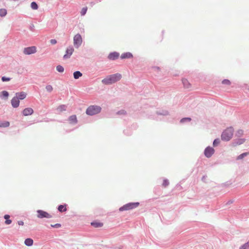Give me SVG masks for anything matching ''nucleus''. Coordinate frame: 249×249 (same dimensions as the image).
Listing matches in <instances>:
<instances>
[{
  "label": "nucleus",
  "instance_id": "13",
  "mask_svg": "<svg viewBox=\"0 0 249 249\" xmlns=\"http://www.w3.org/2000/svg\"><path fill=\"white\" fill-rule=\"evenodd\" d=\"M119 56V54L118 53L114 52L112 53H110L108 57L110 60H115L117 59Z\"/></svg>",
  "mask_w": 249,
  "mask_h": 249
},
{
  "label": "nucleus",
  "instance_id": "17",
  "mask_svg": "<svg viewBox=\"0 0 249 249\" xmlns=\"http://www.w3.org/2000/svg\"><path fill=\"white\" fill-rule=\"evenodd\" d=\"M69 121L71 124H75L77 123V118L76 115L71 116L69 118Z\"/></svg>",
  "mask_w": 249,
  "mask_h": 249
},
{
  "label": "nucleus",
  "instance_id": "34",
  "mask_svg": "<svg viewBox=\"0 0 249 249\" xmlns=\"http://www.w3.org/2000/svg\"><path fill=\"white\" fill-rule=\"evenodd\" d=\"M11 80V78H8V77H6L5 76H3L2 78H1V80L3 81V82H7V81H9Z\"/></svg>",
  "mask_w": 249,
  "mask_h": 249
},
{
  "label": "nucleus",
  "instance_id": "1",
  "mask_svg": "<svg viewBox=\"0 0 249 249\" xmlns=\"http://www.w3.org/2000/svg\"><path fill=\"white\" fill-rule=\"evenodd\" d=\"M121 78L122 75L117 73L107 76L102 82L104 84L110 85L119 81Z\"/></svg>",
  "mask_w": 249,
  "mask_h": 249
},
{
  "label": "nucleus",
  "instance_id": "9",
  "mask_svg": "<svg viewBox=\"0 0 249 249\" xmlns=\"http://www.w3.org/2000/svg\"><path fill=\"white\" fill-rule=\"evenodd\" d=\"M214 152V150L213 148L207 147L204 151V154L206 157L210 158L213 154Z\"/></svg>",
  "mask_w": 249,
  "mask_h": 249
},
{
  "label": "nucleus",
  "instance_id": "19",
  "mask_svg": "<svg viewBox=\"0 0 249 249\" xmlns=\"http://www.w3.org/2000/svg\"><path fill=\"white\" fill-rule=\"evenodd\" d=\"M58 210L60 212H65L67 210L66 205H60L58 206Z\"/></svg>",
  "mask_w": 249,
  "mask_h": 249
},
{
  "label": "nucleus",
  "instance_id": "16",
  "mask_svg": "<svg viewBox=\"0 0 249 249\" xmlns=\"http://www.w3.org/2000/svg\"><path fill=\"white\" fill-rule=\"evenodd\" d=\"M67 107L65 105H62L59 106H58L57 108V111L59 112H62L63 111L66 110Z\"/></svg>",
  "mask_w": 249,
  "mask_h": 249
},
{
  "label": "nucleus",
  "instance_id": "15",
  "mask_svg": "<svg viewBox=\"0 0 249 249\" xmlns=\"http://www.w3.org/2000/svg\"><path fill=\"white\" fill-rule=\"evenodd\" d=\"M182 83L183 84L184 87L186 89H190L191 88V85L189 82L188 80L186 79H182Z\"/></svg>",
  "mask_w": 249,
  "mask_h": 249
},
{
  "label": "nucleus",
  "instance_id": "11",
  "mask_svg": "<svg viewBox=\"0 0 249 249\" xmlns=\"http://www.w3.org/2000/svg\"><path fill=\"white\" fill-rule=\"evenodd\" d=\"M33 112H34L33 109L30 107H28V108H25L23 110V112H22L24 116H28V115H31L33 113Z\"/></svg>",
  "mask_w": 249,
  "mask_h": 249
},
{
  "label": "nucleus",
  "instance_id": "8",
  "mask_svg": "<svg viewBox=\"0 0 249 249\" xmlns=\"http://www.w3.org/2000/svg\"><path fill=\"white\" fill-rule=\"evenodd\" d=\"M74 52V49L72 46H69L66 51V53L63 56L65 59L69 58Z\"/></svg>",
  "mask_w": 249,
  "mask_h": 249
},
{
  "label": "nucleus",
  "instance_id": "21",
  "mask_svg": "<svg viewBox=\"0 0 249 249\" xmlns=\"http://www.w3.org/2000/svg\"><path fill=\"white\" fill-rule=\"evenodd\" d=\"M249 154V153H248V152H246V153H242V154H240L239 156H238L237 157L236 160H239L243 159L244 157H245L246 156H247Z\"/></svg>",
  "mask_w": 249,
  "mask_h": 249
},
{
  "label": "nucleus",
  "instance_id": "35",
  "mask_svg": "<svg viewBox=\"0 0 249 249\" xmlns=\"http://www.w3.org/2000/svg\"><path fill=\"white\" fill-rule=\"evenodd\" d=\"M191 119L190 118H184L180 120V122L181 123H183L185 121H188L190 122V121H191Z\"/></svg>",
  "mask_w": 249,
  "mask_h": 249
},
{
  "label": "nucleus",
  "instance_id": "25",
  "mask_svg": "<svg viewBox=\"0 0 249 249\" xmlns=\"http://www.w3.org/2000/svg\"><path fill=\"white\" fill-rule=\"evenodd\" d=\"M56 70L60 72H63L64 71V68L60 65H58L56 67Z\"/></svg>",
  "mask_w": 249,
  "mask_h": 249
},
{
  "label": "nucleus",
  "instance_id": "31",
  "mask_svg": "<svg viewBox=\"0 0 249 249\" xmlns=\"http://www.w3.org/2000/svg\"><path fill=\"white\" fill-rule=\"evenodd\" d=\"M223 84L226 85H230L231 84V82L228 79H225L222 81V82Z\"/></svg>",
  "mask_w": 249,
  "mask_h": 249
},
{
  "label": "nucleus",
  "instance_id": "5",
  "mask_svg": "<svg viewBox=\"0 0 249 249\" xmlns=\"http://www.w3.org/2000/svg\"><path fill=\"white\" fill-rule=\"evenodd\" d=\"M82 38L81 36L77 34L74 36L73 37V44L76 48H79V47L82 44Z\"/></svg>",
  "mask_w": 249,
  "mask_h": 249
},
{
  "label": "nucleus",
  "instance_id": "22",
  "mask_svg": "<svg viewBox=\"0 0 249 249\" xmlns=\"http://www.w3.org/2000/svg\"><path fill=\"white\" fill-rule=\"evenodd\" d=\"M10 123L8 121H5L4 122L0 123V127H6L9 126Z\"/></svg>",
  "mask_w": 249,
  "mask_h": 249
},
{
  "label": "nucleus",
  "instance_id": "26",
  "mask_svg": "<svg viewBox=\"0 0 249 249\" xmlns=\"http://www.w3.org/2000/svg\"><path fill=\"white\" fill-rule=\"evenodd\" d=\"M31 6L34 10H36L38 8V6L35 2H32L31 3Z\"/></svg>",
  "mask_w": 249,
  "mask_h": 249
},
{
  "label": "nucleus",
  "instance_id": "7",
  "mask_svg": "<svg viewBox=\"0 0 249 249\" xmlns=\"http://www.w3.org/2000/svg\"><path fill=\"white\" fill-rule=\"evenodd\" d=\"M36 52V48L35 46H32L25 48L23 50V53L25 54H31Z\"/></svg>",
  "mask_w": 249,
  "mask_h": 249
},
{
  "label": "nucleus",
  "instance_id": "4",
  "mask_svg": "<svg viewBox=\"0 0 249 249\" xmlns=\"http://www.w3.org/2000/svg\"><path fill=\"white\" fill-rule=\"evenodd\" d=\"M139 205V202H133L127 203L119 208L121 212L128 211L137 207Z\"/></svg>",
  "mask_w": 249,
  "mask_h": 249
},
{
  "label": "nucleus",
  "instance_id": "39",
  "mask_svg": "<svg viewBox=\"0 0 249 249\" xmlns=\"http://www.w3.org/2000/svg\"><path fill=\"white\" fill-rule=\"evenodd\" d=\"M52 226L53 227H56V228H58V227H60L61 226V225L60 224H56L54 225H52Z\"/></svg>",
  "mask_w": 249,
  "mask_h": 249
},
{
  "label": "nucleus",
  "instance_id": "36",
  "mask_svg": "<svg viewBox=\"0 0 249 249\" xmlns=\"http://www.w3.org/2000/svg\"><path fill=\"white\" fill-rule=\"evenodd\" d=\"M169 184V182L167 180H164L163 181L162 185L164 187L167 186Z\"/></svg>",
  "mask_w": 249,
  "mask_h": 249
},
{
  "label": "nucleus",
  "instance_id": "18",
  "mask_svg": "<svg viewBox=\"0 0 249 249\" xmlns=\"http://www.w3.org/2000/svg\"><path fill=\"white\" fill-rule=\"evenodd\" d=\"M24 243L26 246H31L33 244V240L31 238H27L25 239Z\"/></svg>",
  "mask_w": 249,
  "mask_h": 249
},
{
  "label": "nucleus",
  "instance_id": "14",
  "mask_svg": "<svg viewBox=\"0 0 249 249\" xmlns=\"http://www.w3.org/2000/svg\"><path fill=\"white\" fill-rule=\"evenodd\" d=\"M132 57H133V55L131 53H130L129 52L124 53L122 54V55H121V58L122 59L130 58H132Z\"/></svg>",
  "mask_w": 249,
  "mask_h": 249
},
{
  "label": "nucleus",
  "instance_id": "2",
  "mask_svg": "<svg viewBox=\"0 0 249 249\" xmlns=\"http://www.w3.org/2000/svg\"><path fill=\"white\" fill-rule=\"evenodd\" d=\"M233 133V129L231 127L228 128L224 130L222 135L221 139L223 141H228L232 137Z\"/></svg>",
  "mask_w": 249,
  "mask_h": 249
},
{
  "label": "nucleus",
  "instance_id": "29",
  "mask_svg": "<svg viewBox=\"0 0 249 249\" xmlns=\"http://www.w3.org/2000/svg\"><path fill=\"white\" fill-rule=\"evenodd\" d=\"M239 249H249V241L240 247Z\"/></svg>",
  "mask_w": 249,
  "mask_h": 249
},
{
  "label": "nucleus",
  "instance_id": "37",
  "mask_svg": "<svg viewBox=\"0 0 249 249\" xmlns=\"http://www.w3.org/2000/svg\"><path fill=\"white\" fill-rule=\"evenodd\" d=\"M50 43L54 45V44H55L57 43V41H56V40H55L54 39H52L50 40Z\"/></svg>",
  "mask_w": 249,
  "mask_h": 249
},
{
  "label": "nucleus",
  "instance_id": "20",
  "mask_svg": "<svg viewBox=\"0 0 249 249\" xmlns=\"http://www.w3.org/2000/svg\"><path fill=\"white\" fill-rule=\"evenodd\" d=\"M82 74L79 71H76L73 73L74 78L76 79L79 78L80 77L82 76Z\"/></svg>",
  "mask_w": 249,
  "mask_h": 249
},
{
  "label": "nucleus",
  "instance_id": "3",
  "mask_svg": "<svg viewBox=\"0 0 249 249\" xmlns=\"http://www.w3.org/2000/svg\"><path fill=\"white\" fill-rule=\"evenodd\" d=\"M101 110V107L97 106H90L86 110V113L89 115H94Z\"/></svg>",
  "mask_w": 249,
  "mask_h": 249
},
{
  "label": "nucleus",
  "instance_id": "10",
  "mask_svg": "<svg viewBox=\"0 0 249 249\" xmlns=\"http://www.w3.org/2000/svg\"><path fill=\"white\" fill-rule=\"evenodd\" d=\"M11 104L13 107L16 108L19 106V100L16 96L13 97L11 100Z\"/></svg>",
  "mask_w": 249,
  "mask_h": 249
},
{
  "label": "nucleus",
  "instance_id": "41",
  "mask_svg": "<svg viewBox=\"0 0 249 249\" xmlns=\"http://www.w3.org/2000/svg\"><path fill=\"white\" fill-rule=\"evenodd\" d=\"M4 217L6 220L8 219L10 217V215H8V214H6L4 215Z\"/></svg>",
  "mask_w": 249,
  "mask_h": 249
},
{
  "label": "nucleus",
  "instance_id": "27",
  "mask_svg": "<svg viewBox=\"0 0 249 249\" xmlns=\"http://www.w3.org/2000/svg\"><path fill=\"white\" fill-rule=\"evenodd\" d=\"M87 10L88 8L87 7L83 8L80 12L81 16H84L86 14Z\"/></svg>",
  "mask_w": 249,
  "mask_h": 249
},
{
  "label": "nucleus",
  "instance_id": "38",
  "mask_svg": "<svg viewBox=\"0 0 249 249\" xmlns=\"http://www.w3.org/2000/svg\"><path fill=\"white\" fill-rule=\"evenodd\" d=\"M5 223L6 224L9 225V224H10L12 223V221L11 220H9V219H7L5 221Z\"/></svg>",
  "mask_w": 249,
  "mask_h": 249
},
{
  "label": "nucleus",
  "instance_id": "6",
  "mask_svg": "<svg viewBox=\"0 0 249 249\" xmlns=\"http://www.w3.org/2000/svg\"><path fill=\"white\" fill-rule=\"evenodd\" d=\"M37 217L39 218H50L52 217V216L47 213L46 212L43 211L42 210H38L37 211Z\"/></svg>",
  "mask_w": 249,
  "mask_h": 249
},
{
  "label": "nucleus",
  "instance_id": "12",
  "mask_svg": "<svg viewBox=\"0 0 249 249\" xmlns=\"http://www.w3.org/2000/svg\"><path fill=\"white\" fill-rule=\"evenodd\" d=\"M26 93L24 92H17L16 94V96L19 100H23L26 97Z\"/></svg>",
  "mask_w": 249,
  "mask_h": 249
},
{
  "label": "nucleus",
  "instance_id": "30",
  "mask_svg": "<svg viewBox=\"0 0 249 249\" xmlns=\"http://www.w3.org/2000/svg\"><path fill=\"white\" fill-rule=\"evenodd\" d=\"M220 143V140L219 139H215L213 142V145L214 146H216L218 145Z\"/></svg>",
  "mask_w": 249,
  "mask_h": 249
},
{
  "label": "nucleus",
  "instance_id": "23",
  "mask_svg": "<svg viewBox=\"0 0 249 249\" xmlns=\"http://www.w3.org/2000/svg\"><path fill=\"white\" fill-rule=\"evenodd\" d=\"M103 223H99V222H92L91 225L94 226V227L98 228V227H101L103 226Z\"/></svg>",
  "mask_w": 249,
  "mask_h": 249
},
{
  "label": "nucleus",
  "instance_id": "33",
  "mask_svg": "<svg viewBox=\"0 0 249 249\" xmlns=\"http://www.w3.org/2000/svg\"><path fill=\"white\" fill-rule=\"evenodd\" d=\"M117 113L119 115H125L126 114V111L124 110H121L118 111Z\"/></svg>",
  "mask_w": 249,
  "mask_h": 249
},
{
  "label": "nucleus",
  "instance_id": "24",
  "mask_svg": "<svg viewBox=\"0 0 249 249\" xmlns=\"http://www.w3.org/2000/svg\"><path fill=\"white\" fill-rule=\"evenodd\" d=\"M7 14V11L5 9H0V16L4 17Z\"/></svg>",
  "mask_w": 249,
  "mask_h": 249
},
{
  "label": "nucleus",
  "instance_id": "32",
  "mask_svg": "<svg viewBox=\"0 0 249 249\" xmlns=\"http://www.w3.org/2000/svg\"><path fill=\"white\" fill-rule=\"evenodd\" d=\"M1 93V95L5 98H7L9 95L8 92L6 91H2Z\"/></svg>",
  "mask_w": 249,
  "mask_h": 249
},
{
  "label": "nucleus",
  "instance_id": "40",
  "mask_svg": "<svg viewBox=\"0 0 249 249\" xmlns=\"http://www.w3.org/2000/svg\"><path fill=\"white\" fill-rule=\"evenodd\" d=\"M18 224L19 225L22 226L24 224V222L22 221H18Z\"/></svg>",
  "mask_w": 249,
  "mask_h": 249
},
{
  "label": "nucleus",
  "instance_id": "28",
  "mask_svg": "<svg viewBox=\"0 0 249 249\" xmlns=\"http://www.w3.org/2000/svg\"><path fill=\"white\" fill-rule=\"evenodd\" d=\"M46 89L48 92H51L53 91V88L51 85H47L46 87Z\"/></svg>",
  "mask_w": 249,
  "mask_h": 249
}]
</instances>
